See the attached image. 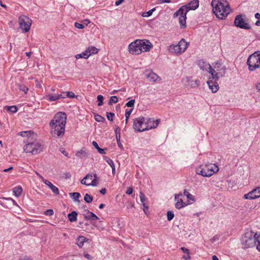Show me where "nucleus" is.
Masks as SVG:
<instances>
[{"instance_id": "obj_21", "label": "nucleus", "mask_w": 260, "mask_h": 260, "mask_svg": "<svg viewBox=\"0 0 260 260\" xmlns=\"http://www.w3.org/2000/svg\"><path fill=\"white\" fill-rule=\"evenodd\" d=\"M183 80H185L186 82H189V85L192 88L198 87L200 85V81L199 80L190 81V78L189 77H186L183 79Z\"/></svg>"}, {"instance_id": "obj_14", "label": "nucleus", "mask_w": 260, "mask_h": 260, "mask_svg": "<svg viewBox=\"0 0 260 260\" xmlns=\"http://www.w3.org/2000/svg\"><path fill=\"white\" fill-rule=\"evenodd\" d=\"M145 75L150 82H157L161 81L160 77L152 71H146Z\"/></svg>"}, {"instance_id": "obj_49", "label": "nucleus", "mask_w": 260, "mask_h": 260, "mask_svg": "<svg viewBox=\"0 0 260 260\" xmlns=\"http://www.w3.org/2000/svg\"><path fill=\"white\" fill-rule=\"evenodd\" d=\"M64 96L65 98L67 96L71 98H74L75 96V95L74 93H73V92L68 91L66 93V95Z\"/></svg>"}, {"instance_id": "obj_20", "label": "nucleus", "mask_w": 260, "mask_h": 260, "mask_svg": "<svg viewBox=\"0 0 260 260\" xmlns=\"http://www.w3.org/2000/svg\"><path fill=\"white\" fill-rule=\"evenodd\" d=\"M169 51L170 53H173L177 55L182 53L180 49V46L178 44L176 45H170L169 48Z\"/></svg>"}, {"instance_id": "obj_29", "label": "nucleus", "mask_w": 260, "mask_h": 260, "mask_svg": "<svg viewBox=\"0 0 260 260\" xmlns=\"http://www.w3.org/2000/svg\"><path fill=\"white\" fill-rule=\"evenodd\" d=\"M13 192L16 197H19L21 195L22 188L20 186L15 187L13 189Z\"/></svg>"}, {"instance_id": "obj_40", "label": "nucleus", "mask_w": 260, "mask_h": 260, "mask_svg": "<svg viewBox=\"0 0 260 260\" xmlns=\"http://www.w3.org/2000/svg\"><path fill=\"white\" fill-rule=\"evenodd\" d=\"M133 110V109H131L129 110H126L125 113V124L127 122L128 119L129 118V117L132 113V111Z\"/></svg>"}, {"instance_id": "obj_37", "label": "nucleus", "mask_w": 260, "mask_h": 260, "mask_svg": "<svg viewBox=\"0 0 260 260\" xmlns=\"http://www.w3.org/2000/svg\"><path fill=\"white\" fill-rule=\"evenodd\" d=\"M155 8H153L147 12H143L142 14V16L144 17H149L152 14V13L155 11Z\"/></svg>"}, {"instance_id": "obj_12", "label": "nucleus", "mask_w": 260, "mask_h": 260, "mask_svg": "<svg viewBox=\"0 0 260 260\" xmlns=\"http://www.w3.org/2000/svg\"><path fill=\"white\" fill-rule=\"evenodd\" d=\"M234 24L237 27L241 28L246 29H249L250 28V25L244 21V19L242 18L241 15H237L236 17L234 20Z\"/></svg>"}, {"instance_id": "obj_4", "label": "nucleus", "mask_w": 260, "mask_h": 260, "mask_svg": "<svg viewBox=\"0 0 260 260\" xmlns=\"http://www.w3.org/2000/svg\"><path fill=\"white\" fill-rule=\"evenodd\" d=\"M198 0L191 1L188 6H183L179 8L174 14V17H178L179 23L182 27L186 26V14L189 10H194L199 7Z\"/></svg>"}, {"instance_id": "obj_2", "label": "nucleus", "mask_w": 260, "mask_h": 260, "mask_svg": "<svg viewBox=\"0 0 260 260\" xmlns=\"http://www.w3.org/2000/svg\"><path fill=\"white\" fill-rule=\"evenodd\" d=\"M211 5L213 13L219 19H225L231 12L230 6L225 0H212Z\"/></svg>"}, {"instance_id": "obj_22", "label": "nucleus", "mask_w": 260, "mask_h": 260, "mask_svg": "<svg viewBox=\"0 0 260 260\" xmlns=\"http://www.w3.org/2000/svg\"><path fill=\"white\" fill-rule=\"evenodd\" d=\"M179 46H180V49L182 53H183L187 49L189 43L186 42L184 39H181L178 43Z\"/></svg>"}, {"instance_id": "obj_55", "label": "nucleus", "mask_w": 260, "mask_h": 260, "mask_svg": "<svg viewBox=\"0 0 260 260\" xmlns=\"http://www.w3.org/2000/svg\"><path fill=\"white\" fill-rule=\"evenodd\" d=\"M133 192V188L131 187H128L127 190L126 191V193L127 194H131Z\"/></svg>"}, {"instance_id": "obj_13", "label": "nucleus", "mask_w": 260, "mask_h": 260, "mask_svg": "<svg viewBox=\"0 0 260 260\" xmlns=\"http://www.w3.org/2000/svg\"><path fill=\"white\" fill-rule=\"evenodd\" d=\"M260 197V186L244 195L245 199L253 200Z\"/></svg>"}, {"instance_id": "obj_31", "label": "nucleus", "mask_w": 260, "mask_h": 260, "mask_svg": "<svg viewBox=\"0 0 260 260\" xmlns=\"http://www.w3.org/2000/svg\"><path fill=\"white\" fill-rule=\"evenodd\" d=\"M76 155L77 157H79L81 158H84V157H86L87 156V152L83 150H81L78 151L76 153Z\"/></svg>"}, {"instance_id": "obj_6", "label": "nucleus", "mask_w": 260, "mask_h": 260, "mask_svg": "<svg viewBox=\"0 0 260 260\" xmlns=\"http://www.w3.org/2000/svg\"><path fill=\"white\" fill-rule=\"evenodd\" d=\"M258 233H255L252 231H248L245 233L241 238V244L243 248H249L256 246L257 237Z\"/></svg>"}, {"instance_id": "obj_19", "label": "nucleus", "mask_w": 260, "mask_h": 260, "mask_svg": "<svg viewBox=\"0 0 260 260\" xmlns=\"http://www.w3.org/2000/svg\"><path fill=\"white\" fill-rule=\"evenodd\" d=\"M43 182L49 187L54 193L56 195L59 194V192L58 188L54 186L51 182L47 180H45Z\"/></svg>"}, {"instance_id": "obj_7", "label": "nucleus", "mask_w": 260, "mask_h": 260, "mask_svg": "<svg viewBox=\"0 0 260 260\" xmlns=\"http://www.w3.org/2000/svg\"><path fill=\"white\" fill-rule=\"evenodd\" d=\"M218 171V167L215 164H206L197 168L196 173L203 177H209Z\"/></svg>"}, {"instance_id": "obj_54", "label": "nucleus", "mask_w": 260, "mask_h": 260, "mask_svg": "<svg viewBox=\"0 0 260 260\" xmlns=\"http://www.w3.org/2000/svg\"><path fill=\"white\" fill-rule=\"evenodd\" d=\"M116 140L117 141V144H118V146L119 147H121V146H122V144H121L120 141V136H119V135H116Z\"/></svg>"}, {"instance_id": "obj_28", "label": "nucleus", "mask_w": 260, "mask_h": 260, "mask_svg": "<svg viewBox=\"0 0 260 260\" xmlns=\"http://www.w3.org/2000/svg\"><path fill=\"white\" fill-rule=\"evenodd\" d=\"M86 53H87V54H90V56L92 54L98 53L99 49L94 46H90L86 49Z\"/></svg>"}, {"instance_id": "obj_43", "label": "nucleus", "mask_w": 260, "mask_h": 260, "mask_svg": "<svg viewBox=\"0 0 260 260\" xmlns=\"http://www.w3.org/2000/svg\"><path fill=\"white\" fill-rule=\"evenodd\" d=\"M140 198L142 204L143 203H145L146 198L145 194L142 192H140Z\"/></svg>"}, {"instance_id": "obj_32", "label": "nucleus", "mask_w": 260, "mask_h": 260, "mask_svg": "<svg viewBox=\"0 0 260 260\" xmlns=\"http://www.w3.org/2000/svg\"><path fill=\"white\" fill-rule=\"evenodd\" d=\"M181 250L183 252L187 254V257H185V255H183L182 257V258L187 260L190 259V256H189V250L184 247H182L181 248Z\"/></svg>"}, {"instance_id": "obj_58", "label": "nucleus", "mask_w": 260, "mask_h": 260, "mask_svg": "<svg viewBox=\"0 0 260 260\" xmlns=\"http://www.w3.org/2000/svg\"><path fill=\"white\" fill-rule=\"evenodd\" d=\"M82 22L83 25H87L90 23V21L88 19H85Z\"/></svg>"}, {"instance_id": "obj_8", "label": "nucleus", "mask_w": 260, "mask_h": 260, "mask_svg": "<svg viewBox=\"0 0 260 260\" xmlns=\"http://www.w3.org/2000/svg\"><path fill=\"white\" fill-rule=\"evenodd\" d=\"M213 67L214 68L211 67L210 71H208L212 77V79L218 80L220 78L224 76L225 74V66L220 62H216Z\"/></svg>"}, {"instance_id": "obj_53", "label": "nucleus", "mask_w": 260, "mask_h": 260, "mask_svg": "<svg viewBox=\"0 0 260 260\" xmlns=\"http://www.w3.org/2000/svg\"><path fill=\"white\" fill-rule=\"evenodd\" d=\"M53 213L54 212L52 209H48L45 212V214L49 216L52 215Z\"/></svg>"}, {"instance_id": "obj_26", "label": "nucleus", "mask_w": 260, "mask_h": 260, "mask_svg": "<svg viewBox=\"0 0 260 260\" xmlns=\"http://www.w3.org/2000/svg\"><path fill=\"white\" fill-rule=\"evenodd\" d=\"M77 212L75 211L69 213L68 215L69 221L72 222L76 221L77 219Z\"/></svg>"}, {"instance_id": "obj_16", "label": "nucleus", "mask_w": 260, "mask_h": 260, "mask_svg": "<svg viewBox=\"0 0 260 260\" xmlns=\"http://www.w3.org/2000/svg\"><path fill=\"white\" fill-rule=\"evenodd\" d=\"M182 196V193H179L177 194H175V201H176L175 204V207L177 209H181L185 206H186L187 204H185L183 200L181 198H180V197Z\"/></svg>"}, {"instance_id": "obj_59", "label": "nucleus", "mask_w": 260, "mask_h": 260, "mask_svg": "<svg viewBox=\"0 0 260 260\" xmlns=\"http://www.w3.org/2000/svg\"><path fill=\"white\" fill-rule=\"evenodd\" d=\"M84 256L85 258H86L88 259L91 260V256L90 255L87 253H84Z\"/></svg>"}, {"instance_id": "obj_64", "label": "nucleus", "mask_w": 260, "mask_h": 260, "mask_svg": "<svg viewBox=\"0 0 260 260\" xmlns=\"http://www.w3.org/2000/svg\"><path fill=\"white\" fill-rule=\"evenodd\" d=\"M255 17L258 19H260V14L256 13L255 14Z\"/></svg>"}, {"instance_id": "obj_44", "label": "nucleus", "mask_w": 260, "mask_h": 260, "mask_svg": "<svg viewBox=\"0 0 260 260\" xmlns=\"http://www.w3.org/2000/svg\"><path fill=\"white\" fill-rule=\"evenodd\" d=\"M31 132L30 131H23L19 133V135L21 137H28L30 135Z\"/></svg>"}, {"instance_id": "obj_47", "label": "nucleus", "mask_w": 260, "mask_h": 260, "mask_svg": "<svg viewBox=\"0 0 260 260\" xmlns=\"http://www.w3.org/2000/svg\"><path fill=\"white\" fill-rule=\"evenodd\" d=\"M114 116V114L112 112L107 113V119L110 121H113V117Z\"/></svg>"}, {"instance_id": "obj_27", "label": "nucleus", "mask_w": 260, "mask_h": 260, "mask_svg": "<svg viewBox=\"0 0 260 260\" xmlns=\"http://www.w3.org/2000/svg\"><path fill=\"white\" fill-rule=\"evenodd\" d=\"M93 178V175L91 174H88L86 175L80 181L81 183L86 186H89V182L87 183L86 180L90 179L91 180Z\"/></svg>"}, {"instance_id": "obj_41", "label": "nucleus", "mask_w": 260, "mask_h": 260, "mask_svg": "<svg viewBox=\"0 0 260 260\" xmlns=\"http://www.w3.org/2000/svg\"><path fill=\"white\" fill-rule=\"evenodd\" d=\"M94 119L98 122H103L105 120L103 116L99 115L98 114H95L94 115Z\"/></svg>"}, {"instance_id": "obj_35", "label": "nucleus", "mask_w": 260, "mask_h": 260, "mask_svg": "<svg viewBox=\"0 0 260 260\" xmlns=\"http://www.w3.org/2000/svg\"><path fill=\"white\" fill-rule=\"evenodd\" d=\"M70 197L74 199L75 201L79 202V198L80 194L79 192H72L70 193Z\"/></svg>"}, {"instance_id": "obj_15", "label": "nucleus", "mask_w": 260, "mask_h": 260, "mask_svg": "<svg viewBox=\"0 0 260 260\" xmlns=\"http://www.w3.org/2000/svg\"><path fill=\"white\" fill-rule=\"evenodd\" d=\"M217 81V80L212 79V77H210L207 82L209 88L211 90L213 93H215L219 89V85L216 82Z\"/></svg>"}, {"instance_id": "obj_23", "label": "nucleus", "mask_w": 260, "mask_h": 260, "mask_svg": "<svg viewBox=\"0 0 260 260\" xmlns=\"http://www.w3.org/2000/svg\"><path fill=\"white\" fill-rule=\"evenodd\" d=\"M88 240L86 237L81 236L76 239V244L79 247L81 248L84 244V243Z\"/></svg>"}, {"instance_id": "obj_52", "label": "nucleus", "mask_w": 260, "mask_h": 260, "mask_svg": "<svg viewBox=\"0 0 260 260\" xmlns=\"http://www.w3.org/2000/svg\"><path fill=\"white\" fill-rule=\"evenodd\" d=\"M75 26L78 29H82L84 28V25L83 24H80L78 22L75 23Z\"/></svg>"}, {"instance_id": "obj_24", "label": "nucleus", "mask_w": 260, "mask_h": 260, "mask_svg": "<svg viewBox=\"0 0 260 260\" xmlns=\"http://www.w3.org/2000/svg\"><path fill=\"white\" fill-rule=\"evenodd\" d=\"M65 98L64 95H63L62 94H49L48 95V100L50 102L56 101L60 99Z\"/></svg>"}, {"instance_id": "obj_11", "label": "nucleus", "mask_w": 260, "mask_h": 260, "mask_svg": "<svg viewBox=\"0 0 260 260\" xmlns=\"http://www.w3.org/2000/svg\"><path fill=\"white\" fill-rule=\"evenodd\" d=\"M20 28L23 32H27L29 29L31 24V20L26 16L20 15L18 18Z\"/></svg>"}, {"instance_id": "obj_25", "label": "nucleus", "mask_w": 260, "mask_h": 260, "mask_svg": "<svg viewBox=\"0 0 260 260\" xmlns=\"http://www.w3.org/2000/svg\"><path fill=\"white\" fill-rule=\"evenodd\" d=\"M104 159L112 168V174L114 175L115 174V168L113 160L106 156H104Z\"/></svg>"}, {"instance_id": "obj_56", "label": "nucleus", "mask_w": 260, "mask_h": 260, "mask_svg": "<svg viewBox=\"0 0 260 260\" xmlns=\"http://www.w3.org/2000/svg\"><path fill=\"white\" fill-rule=\"evenodd\" d=\"M115 132V133H116V135H119V136H120V128L119 127H116Z\"/></svg>"}, {"instance_id": "obj_33", "label": "nucleus", "mask_w": 260, "mask_h": 260, "mask_svg": "<svg viewBox=\"0 0 260 260\" xmlns=\"http://www.w3.org/2000/svg\"><path fill=\"white\" fill-rule=\"evenodd\" d=\"M94 179H92L91 181L89 182V186H96L98 185L99 182L98 181V177L96 174H93Z\"/></svg>"}, {"instance_id": "obj_36", "label": "nucleus", "mask_w": 260, "mask_h": 260, "mask_svg": "<svg viewBox=\"0 0 260 260\" xmlns=\"http://www.w3.org/2000/svg\"><path fill=\"white\" fill-rule=\"evenodd\" d=\"M84 200L87 203H91L93 200V197L88 193H86L84 197Z\"/></svg>"}, {"instance_id": "obj_1", "label": "nucleus", "mask_w": 260, "mask_h": 260, "mask_svg": "<svg viewBox=\"0 0 260 260\" xmlns=\"http://www.w3.org/2000/svg\"><path fill=\"white\" fill-rule=\"evenodd\" d=\"M66 120L67 115L65 113L58 112L55 115L49 123L51 128V134L53 137L63 136Z\"/></svg>"}, {"instance_id": "obj_39", "label": "nucleus", "mask_w": 260, "mask_h": 260, "mask_svg": "<svg viewBox=\"0 0 260 260\" xmlns=\"http://www.w3.org/2000/svg\"><path fill=\"white\" fill-rule=\"evenodd\" d=\"M118 99L116 96H112L110 98L108 104L112 105L113 103H116L118 102Z\"/></svg>"}, {"instance_id": "obj_18", "label": "nucleus", "mask_w": 260, "mask_h": 260, "mask_svg": "<svg viewBox=\"0 0 260 260\" xmlns=\"http://www.w3.org/2000/svg\"><path fill=\"white\" fill-rule=\"evenodd\" d=\"M87 211V214H83L84 218L86 220H94L99 219V217L93 212L89 211L87 209H86Z\"/></svg>"}, {"instance_id": "obj_9", "label": "nucleus", "mask_w": 260, "mask_h": 260, "mask_svg": "<svg viewBox=\"0 0 260 260\" xmlns=\"http://www.w3.org/2000/svg\"><path fill=\"white\" fill-rule=\"evenodd\" d=\"M44 146L38 142H30L28 141L23 147V150L26 153H31L35 155L40 153L43 151Z\"/></svg>"}, {"instance_id": "obj_50", "label": "nucleus", "mask_w": 260, "mask_h": 260, "mask_svg": "<svg viewBox=\"0 0 260 260\" xmlns=\"http://www.w3.org/2000/svg\"><path fill=\"white\" fill-rule=\"evenodd\" d=\"M81 54L82 56V58H84L85 59H87L90 56V54H87V53H86V50H85V51L81 53Z\"/></svg>"}, {"instance_id": "obj_60", "label": "nucleus", "mask_w": 260, "mask_h": 260, "mask_svg": "<svg viewBox=\"0 0 260 260\" xmlns=\"http://www.w3.org/2000/svg\"><path fill=\"white\" fill-rule=\"evenodd\" d=\"M100 192L101 194H106V189L105 188H102L100 190Z\"/></svg>"}, {"instance_id": "obj_30", "label": "nucleus", "mask_w": 260, "mask_h": 260, "mask_svg": "<svg viewBox=\"0 0 260 260\" xmlns=\"http://www.w3.org/2000/svg\"><path fill=\"white\" fill-rule=\"evenodd\" d=\"M92 145L95 147V149H96L98 150V152L101 154H106V151L104 149H102L99 147L97 142L95 141L92 142Z\"/></svg>"}, {"instance_id": "obj_10", "label": "nucleus", "mask_w": 260, "mask_h": 260, "mask_svg": "<svg viewBox=\"0 0 260 260\" xmlns=\"http://www.w3.org/2000/svg\"><path fill=\"white\" fill-rule=\"evenodd\" d=\"M248 69L250 71H254L260 68V52H255L250 55L247 61Z\"/></svg>"}, {"instance_id": "obj_45", "label": "nucleus", "mask_w": 260, "mask_h": 260, "mask_svg": "<svg viewBox=\"0 0 260 260\" xmlns=\"http://www.w3.org/2000/svg\"><path fill=\"white\" fill-rule=\"evenodd\" d=\"M174 217V214L173 213V212L169 211L167 212V219L168 220H169V221L171 220L172 219H173Z\"/></svg>"}, {"instance_id": "obj_61", "label": "nucleus", "mask_w": 260, "mask_h": 260, "mask_svg": "<svg viewBox=\"0 0 260 260\" xmlns=\"http://www.w3.org/2000/svg\"><path fill=\"white\" fill-rule=\"evenodd\" d=\"M36 174L39 177V178L44 182V181L45 180L44 177L41 175L39 173H38L37 172H36Z\"/></svg>"}, {"instance_id": "obj_46", "label": "nucleus", "mask_w": 260, "mask_h": 260, "mask_svg": "<svg viewBox=\"0 0 260 260\" xmlns=\"http://www.w3.org/2000/svg\"><path fill=\"white\" fill-rule=\"evenodd\" d=\"M135 100H131L126 104V106L128 107H133L134 106Z\"/></svg>"}, {"instance_id": "obj_5", "label": "nucleus", "mask_w": 260, "mask_h": 260, "mask_svg": "<svg viewBox=\"0 0 260 260\" xmlns=\"http://www.w3.org/2000/svg\"><path fill=\"white\" fill-rule=\"evenodd\" d=\"M158 121H154L151 119H145L144 117L136 118L134 121V128L138 132L149 130L157 126Z\"/></svg>"}, {"instance_id": "obj_57", "label": "nucleus", "mask_w": 260, "mask_h": 260, "mask_svg": "<svg viewBox=\"0 0 260 260\" xmlns=\"http://www.w3.org/2000/svg\"><path fill=\"white\" fill-rule=\"evenodd\" d=\"M170 0H159L158 4H162V3H170Z\"/></svg>"}, {"instance_id": "obj_48", "label": "nucleus", "mask_w": 260, "mask_h": 260, "mask_svg": "<svg viewBox=\"0 0 260 260\" xmlns=\"http://www.w3.org/2000/svg\"><path fill=\"white\" fill-rule=\"evenodd\" d=\"M256 249L260 251V233L257 237Z\"/></svg>"}, {"instance_id": "obj_63", "label": "nucleus", "mask_w": 260, "mask_h": 260, "mask_svg": "<svg viewBox=\"0 0 260 260\" xmlns=\"http://www.w3.org/2000/svg\"><path fill=\"white\" fill-rule=\"evenodd\" d=\"M142 205H143V206L144 207L143 211L146 213V209H147L148 208V207L146 205L145 203H143V204H142Z\"/></svg>"}, {"instance_id": "obj_62", "label": "nucleus", "mask_w": 260, "mask_h": 260, "mask_svg": "<svg viewBox=\"0 0 260 260\" xmlns=\"http://www.w3.org/2000/svg\"><path fill=\"white\" fill-rule=\"evenodd\" d=\"M124 1V0H118V1H117L115 2V5L116 6H119Z\"/></svg>"}, {"instance_id": "obj_17", "label": "nucleus", "mask_w": 260, "mask_h": 260, "mask_svg": "<svg viewBox=\"0 0 260 260\" xmlns=\"http://www.w3.org/2000/svg\"><path fill=\"white\" fill-rule=\"evenodd\" d=\"M198 65L200 68V69L202 70L203 71H210L211 69V66L210 64L203 60H199L198 61Z\"/></svg>"}, {"instance_id": "obj_42", "label": "nucleus", "mask_w": 260, "mask_h": 260, "mask_svg": "<svg viewBox=\"0 0 260 260\" xmlns=\"http://www.w3.org/2000/svg\"><path fill=\"white\" fill-rule=\"evenodd\" d=\"M97 100H98V101L99 102V103L98 104V106H102L103 104V100H104L103 96L102 95H98Z\"/></svg>"}, {"instance_id": "obj_3", "label": "nucleus", "mask_w": 260, "mask_h": 260, "mask_svg": "<svg viewBox=\"0 0 260 260\" xmlns=\"http://www.w3.org/2000/svg\"><path fill=\"white\" fill-rule=\"evenodd\" d=\"M153 45L148 40H136L128 45V51L133 55H138L142 52H148Z\"/></svg>"}, {"instance_id": "obj_38", "label": "nucleus", "mask_w": 260, "mask_h": 260, "mask_svg": "<svg viewBox=\"0 0 260 260\" xmlns=\"http://www.w3.org/2000/svg\"><path fill=\"white\" fill-rule=\"evenodd\" d=\"M7 110L12 113H15L17 111L18 109L15 106H7L6 107Z\"/></svg>"}, {"instance_id": "obj_34", "label": "nucleus", "mask_w": 260, "mask_h": 260, "mask_svg": "<svg viewBox=\"0 0 260 260\" xmlns=\"http://www.w3.org/2000/svg\"><path fill=\"white\" fill-rule=\"evenodd\" d=\"M17 86L20 90L23 91L25 93H27L28 88L25 85L23 84H18Z\"/></svg>"}, {"instance_id": "obj_51", "label": "nucleus", "mask_w": 260, "mask_h": 260, "mask_svg": "<svg viewBox=\"0 0 260 260\" xmlns=\"http://www.w3.org/2000/svg\"><path fill=\"white\" fill-rule=\"evenodd\" d=\"M187 200L188 201H191L192 202H194L195 201L194 197L190 193L189 194H187V196L186 197Z\"/></svg>"}]
</instances>
